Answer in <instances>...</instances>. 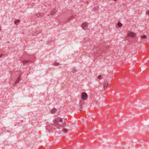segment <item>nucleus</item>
Segmentation results:
<instances>
[{"label": "nucleus", "instance_id": "1", "mask_svg": "<svg viewBox=\"0 0 149 149\" xmlns=\"http://www.w3.org/2000/svg\"><path fill=\"white\" fill-rule=\"evenodd\" d=\"M60 122L62 123V120L61 118H57L54 121V126H56L57 128L59 129H61V127H65V124L63 123L62 125H60L59 124Z\"/></svg>", "mask_w": 149, "mask_h": 149}, {"label": "nucleus", "instance_id": "2", "mask_svg": "<svg viewBox=\"0 0 149 149\" xmlns=\"http://www.w3.org/2000/svg\"><path fill=\"white\" fill-rule=\"evenodd\" d=\"M102 52V50L100 49H99L98 48L95 49L93 50V52L94 57H97L99 56L101 53Z\"/></svg>", "mask_w": 149, "mask_h": 149}, {"label": "nucleus", "instance_id": "3", "mask_svg": "<svg viewBox=\"0 0 149 149\" xmlns=\"http://www.w3.org/2000/svg\"><path fill=\"white\" fill-rule=\"evenodd\" d=\"M29 61L24 60L22 61L23 64H27L29 63V61L31 62L32 61H33L34 60V56L33 55H31L29 57Z\"/></svg>", "mask_w": 149, "mask_h": 149}, {"label": "nucleus", "instance_id": "4", "mask_svg": "<svg viewBox=\"0 0 149 149\" xmlns=\"http://www.w3.org/2000/svg\"><path fill=\"white\" fill-rule=\"evenodd\" d=\"M68 130L65 128H63L61 130H60L59 134H62L63 135L65 134L68 133Z\"/></svg>", "mask_w": 149, "mask_h": 149}, {"label": "nucleus", "instance_id": "5", "mask_svg": "<svg viewBox=\"0 0 149 149\" xmlns=\"http://www.w3.org/2000/svg\"><path fill=\"white\" fill-rule=\"evenodd\" d=\"M88 95L85 92H84L81 93V98L84 100H86L87 98Z\"/></svg>", "mask_w": 149, "mask_h": 149}, {"label": "nucleus", "instance_id": "6", "mask_svg": "<svg viewBox=\"0 0 149 149\" xmlns=\"http://www.w3.org/2000/svg\"><path fill=\"white\" fill-rule=\"evenodd\" d=\"M135 34L132 32H129L127 33V36L128 37H134L135 36Z\"/></svg>", "mask_w": 149, "mask_h": 149}, {"label": "nucleus", "instance_id": "7", "mask_svg": "<svg viewBox=\"0 0 149 149\" xmlns=\"http://www.w3.org/2000/svg\"><path fill=\"white\" fill-rule=\"evenodd\" d=\"M81 27L83 29L85 30L86 29L88 28L87 24L86 23H83L82 24Z\"/></svg>", "mask_w": 149, "mask_h": 149}, {"label": "nucleus", "instance_id": "8", "mask_svg": "<svg viewBox=\"0 0 149 149\" xmlns=\"http://www.w3.org/2000/svg\"><path fill=\"white\" fill-rule=\"evenodd\" d=\"M52 128V124L49 125H47V126L46 127V130H47L49 132L51 131L50 130V129Z\"/></svg>", "mask_w": 149, "mask_h": 149}, {"label": "nucleus", "instance_id": "9", "mask_svg": "<svg viewBox=\"0 0 149 149\" xmlns=\"http://www.w3.org/2000/svg\"><path fill=\"white\" fill-rule=\"evenodd\" d=\"M99 10V7L97 6H95L93 8V10L94 12L97 13Z\"/></svg>", "mask_w": 149, "mask_h": 149}, {"label": "nucleus", "instance_id": "10", "mask_svg": "<svg viewBox=\"0 0 149 149\" xmlns=\"http://www.w3.org/2000/svg\"><path fill=\"white\" fill-rule=\"evenodd\" d=\"M75 17V16L74 15H72L71 16V17H69V18L67 19V21L69 22L71 21L72 19L74 18Z\"/></svg>", "mask_w": 149, "mask_h": 149}, {"label": "nucleus", "instance_id": "11", "mask_svg": "<svg viewBox=\"0 0 149 149\" xmlns=\"http://www.w3.org/2000/svg\"><path fill=\"white\" fill-rule=\"evenodd\" d=\"M57 12V10H54L51 12V13H50V15H53L54 14H55Z\"/></svg>", "mask_w": 149, "mask_h": 149}, {"label": "nucleus", "instance_id": "12", "mask_svg": "<svg viewBox=\"0 0 149 149\" xmlns=\"http://www.w3.org/2000/svg\"><path fill=\"white\" fill-rule=\"evenodd\" d=\"M108 85V83L107 82H105V84H104V88L105 89H106L107 88V86Z\"/></svg>", "mask_w": 149, "mask_h": 149}, {"label": "nucleus", "instance_id": "13", "mask_svg": "<svg viewBox=\"0 0 149 149\" xmlns=\"http://www.w3.org/2000/svg\"><path fill=\"white\" fill-rule=\"evenodd\" d=\"M56 111H57V110L55 108H54L53 109H52V110H51L50 112H51V113H55L56 112Z\"/></svg>", "mask_w": 149, "mask_h": 149}, {"label": "nucleus", "instance_id": "14", "mask_svg": "<svg viewBox=\"0 0 149 149\" xmlns=\"http://www.w3.org/2000/svg\"><path fill=\"white\" fill-rule=\"evenodd\" d=\"M20 20L19 19H17L15 21V22H14V23H15V24L17 25L19 23Z\"/></svg>", "mask_w": 149, "mask_h": 149}, {"label": "nucleus", "instance_id": "15", "mask_svg": "<svg viewBox=\"0 0 149 149\" xmlns=\"http://www.w3.org/2000/svg\"><path fill=\"white\" fill-rule=\"evenodd\" d=\"M43 15H44L42 13H39L36 15V16L38 17H42Z\"/></svg>", "mask_w": 149, "mask_h": 149}, {"label": "nucleus", "instance_id": "16", "mask_svg": "<svg viewBox=\"0 0 149 149\" xmlns=\"http://www.w3.org/2000/svg\"><path fill=\"white\" fill-rule=\"evenodd\" d=\"M53 65L56 66H57L59 65V63L56 62H54V63H53Z\"/></svg>", "mask_w": 149, "mask_h": 149}, {"label": "nucleus", "instance_id": "17", "mask_svg": "<svg viewBox=\"0 0 149 149\" xmlns=\"http://www.w3.org/2000/svg\"><path fill=\"white\" fill-rule=\"evenodd\" d=\"M19 79H20V78L19 77L17 79L16 81H15V84H17L18 83H19Z\"/></svg>", "mask_w": 149, "mask_h": 149}, {"label": "nucleus", "instance_id": "18", "mask_svg": "<svg viewBox=\"0 0 149 149\" xmlns=\"http://www.w3.org/2000/svg\"><path fill=\"white\" fill-rule=\"evenodd\" d=\"M117 26L119 27H121L122 26V24L118 22L117 23Z\"/></svg>", "mask_w": 149, "mask_h": 149}, {"label": "nucleus", "instance_id": "19", "mask_svg": "<svg viewBox=\"0 0 149 149\" xmlns=\"http://www.w3.org/2000/svg\"><path fill=\"white\" fill-rule=\"evenodd\" d=\"M76 71V70H75V68H74L72 69V73H74Z\"/></svg>", "mask_w": 149, "mask_h": 149}, {"label": "nucleus", "instance_id": "20", "mask_svg": "<svg viewBox=\"0 0 149 149\" xmlns=\"http://www.w3.org/2000/svg\"><path fill=\"white\" fill-rule=\"evenodd\" d=\"M37 35V33L36 32H33L32 33V35L33 36H35Z\"/></svg>", "mask_w": 149, "mask_h": 149}, {"label": "nucleus", "instance_id": "21", "mask_svg": "<svg viewBox=\"0 0 149 149\" xmlns=\"http://www.w3.org/2000/svg\"><path fill=\"white\" fill-rule=\"evenodd\" d=\"M98 79H101V76L100 75L98 76Z\"/></svg>", "mask_w": 149, "mask_h": 149}, {"label": "nucleus", "instance_id": "22", "mask_svg": "<svg viewBox=\"0 0 149 149\" xmlns=\"http://www.w3.org/2000/svg\"><path fill=\"white\" fill-rule=\"evenodd\" d=\"M146 36L145 35H144V36H142V37H141L142 38H144V39H145V38H146Z\"/></svg>", "mask_w": 149, "mask_h": 149}, {"label": "nucleus", "instance_id": "23", "mask_svg": "<svg viewBox=\"0 0 149 149\" xmlns=\"http://www.w3.org/2000/svg\"><path fill=\"white\" fill-rule=\"evenodd\" d=\"M4 55V54H1V55H0V58H1V57L3 56Z\"/></svg>", "mask_w": 149, "mask_h": 149}, {"label": "nucleus", "instance_id": "24", "mask_svg": "<svg viewBox=\"0 0 149 149\" xmlns=\"http://www.w3.org/2000/svg\"><path fill=\"white\" fill-rule=\"evenodd\" d=\"M146 14L149 15V10L148 11L146 12Z\"/></svg>", "mask_w": 149, "mask_h": 149}, {"label": "nucleus", "instance_id": "25", "mask_svg": "<svg viewBox=\"0 0 149 149\" xmlns=\"http://www.w3.org/2000/svg\"><path fill=\"white\" fill-rule=\"evenodd\" d=\"M1 31V28H0V31Z\"/></svg>", "mask_w": 149, "mask_h": 149}, {"label": "nucleus", "instance_id": "26", "mask_svg": "<svg viewBox=\"0 0 149 149\" xmlns=\"http://www.w3.org/2000/svg\"><path fill=\"white\" fill-rule=\"evenodd\" d=\"M49 14L48 15V16H49Z\"/></svg>", "mask_w": 149, "mask_h": 149}]
</instances>
